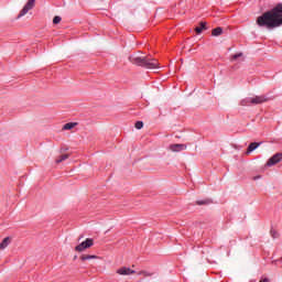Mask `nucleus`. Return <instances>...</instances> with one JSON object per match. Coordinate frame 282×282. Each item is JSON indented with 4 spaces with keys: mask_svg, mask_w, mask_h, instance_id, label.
Masks as SVG:
<instances>
[{
    "mask_svg": "<svg viewBox=\"0 0 282 282\" xmlns=\"http://www.w3.org/2000/svg\"><path fill=\"white\" fill-rule=\"evenodd\" d=\"M257 24L268 30L280 28L282 25V3L258 17Z\"/></svg>",
    "mask_w": 282,
    "mask_h": 282,
    "instance_id": "f257e3e1",
    "label": "nucleus"
},
{
    "mask_svg": "<svg viewBox=\"0 0 282 282\" xmlns=\"http://www.w3.org/2000/svg\"><path fill=\"white\" fill-rule=\"evenodd\" d=\"M129 61L138 66L145 67L148 69H156L160 67V64L156 59L147 57H139L138 55H130Z\"/></svg>",
    "mask_w": 282,
    "mask_h": 282,
    "instance_id": "f03ea898",
    "label": "nucleus"
},
{
    "mask_svg": "<svg viewBox=\"0 0 282 282\" xmlns=\"http://www.w3.org/2000/svg\"><path fill=\"white\" fill-rule=\"evenodd\" d=\"M269 100V98L264 95L262 96H256V97H251L249 99L242 100L241 105L242 107H245L246 105L250 104V105H263V102H267Z\"/></svg>",
    "mask_w": 282,
    "mask_h": 282,
    "instance_id": "7ed1b4c3",
    "label": "nucleus"
},
{
    "mask_svg": "<svg viewBox=\"0 0 282 282\" xmlns=\"http://www.w3.org/2000/svg\"><path fill=\"white\" fill-rule=\"evenodd\" d=\"M94 246L93 238H86L83 242L75 247L76 252H84L87 249H90Z\"/></svg>",
    "mask_w": 282,
    "mask_h": 282,
    "instance_id": "20e7f679",
    "label": "nucleus"
},
{
    "mask_svg": "<svg viewBox=\"0 0 282 282\" xmlns=\"http://www.w3.org/2000/svg\"><path fill=\"white\" fill-rule=\"evenodd\" d=\"M35 6V0H29L28 3L23 7V9L19 13V19L26 15L29 11H31Z\"/></svg>",
    "mask_w": 282,
    "mask_h": 282,
    "instance_id": "39448f33",
    "label": "nucleus"
},
{
    "mask_svg": "<svg viewBox=\"0 0 282 282\" xmlns=\"http://www.w3.org/2000/svg\"><path fill=\"white\" fill-rule=\"evenodd\" d=\"M281 161H282V152H278V153L273 154V156H271V159H269L267 165L273 166V165L280 163Z\"/></svg>",
    "mask_w": 282,
    "mask_h": 282,
    "instance_id": "423d86ee",
    "label": "nucleus"
},
{
    "mask_svg": "<svg viewBox=\"0 0 282 282\" xmlns=\"http://www.w3.org/2000/svg\"><path fill=\"white\" fill-rule=\"evenodd\" d=\"M187 150V145L186 144H183V143H173V144H170V151L171 152H182V151H185Z\"/></svg>",
    "mask_w": 282,
    "mask_h": 282,
    "instance_id": "0eeeda50",
    "label": "nucleus"
},
{
    "mask_svg": "<svg viewBox=\"0 0 282 282\" xmlns=\"http://www.w3.org/2000/svg\"><path fill=\"white\" fill-rule=\"evenodd\" d=\"M117 273L119 275H131V274H134L135 271H133L132 269H129L128 267H121L120 269L117 270Z\"/></svg>",
    "mask_w": 282,
    "mask_h": 282,
    "instance_id": "6e6552de",
    "label": "nucleus"
},
{
    "mask_svg": "<svg viewBox=\"0 0 282 282\" xmlns=\"http://www.w3.org/2000/svg\"><path fill=\"white\" fill-rule=\"evenodd\" d=\"M78 126L77 122H67L62 127L63 131H69L73 130L74 128H76Z\"/></svg>",
    "mask_w": 282,
    "mask_h": 282,
    "instance_id": "1a4fd4ad",
    "label": "nucleus"
},
{
    "mask_svg": "<svg viewBox=\"0 0 282 282\" xmlns=\"http://www.w3.org/2000/svg\"><path fill=\"white\" fill-rule=\"evenodd\" d=\"M204 30H207V22L202 21V22L199 23V26H196V28H195V32H196L197 34H202Z\"/></svg>",
    "mask_w": 282,
    "mask_h": 282,
    "instance_id": "9d476101",
    "label": "nucleus"
},
{
    "mask_svg": "<svg viewBox=\"0 0 282 282\" xmlns=\"http://www.w3.org/2000/svg\"><path fill=\"white\" fill-rule=\"evenodd\" d=\"M10 243V238L6 237L2 242H0V251L6 250Z\"/></svg>",
    "mask_w": 282,
    "mask_h": 282,
    "instance_id": "9b49d317",
    "label": "nucleus"
},
{
    "mask_svg": "<svg viewBox=\"0 0 282 282\" xmlns=\"http://www.w3.org/2000/svg\"><path fill=\"white\" fill-rule=\"evenodd\" d=\"M79 259L82 261H87V260L98 259V256H96V254H82L79 257Z\"/></svg>",
    "mask_w": 282,
    "mask_h": 282,
    "instance_id": "f8f14e48",
    "label": "nucleus"
},
{
    "mask_svg": "<svg viewBox=\"0 0 282 282\" xmlns=\"http://www.w3.org/2000/svg\"><path fill=\"white\" fill-rule=\"evenodd\" d=\"M260 143L258 142H251L250 145L248 147V150H247V153H251L253 152L254 150H257L259 148Z\"/></svg>",
    "mask_w": 282,
    "mask_h": 282,
    "instance_id": "ddd939ff",
    "label": "nucleus"
},
{
    "mask_svg": "<svg viewBox=\"0 0 282 282\" xmlns=\"http://www.w3.org/2000/svg\"><path fill=\"white\" fill-rule=\"evenodd\" d=\"M223 33H224V29H221L220 26L215 28L212 31V35L213 36H220Z\"/></svg>",
    "mask_w": 282,
    "mask_h": 282,
    "instance_id": "4468645a",
    "label": "nucleus"
},
{
    "mask_svg": "<svg viewBox=\"0 0 282 282\" xmlns=\"http://www.w3.org/2000/svg\"><path fill=\"white\" fill-rule=\"evenodd\" d=\"M68 158H69L68 154H62V155H59V158L55 161V163L59 164V163L66 161Z\"/></svg>",
    "mask_w": 282,
    "mask_h": 282,
    "instance_id": "2eb2a0df",
    "label": "nucleus"
},
{
    "mask_svg": "<svg viewBox=\"0 0 282 282\" xmlns=\"http://www.w3.org/2000/svg\"><path fill=\"white\" fill-rule=\"evenodd\" d=\"M212 203H213L212 199H205V200H197L196 202L197 205H209Z\"/></svg>",
    "mask_w": 282,
    "mask_h": 282,
    "instance_id": "dca6fc26",
    "label": "nucleus"
},
{
    "mask_svg": "<svg viewBox=\"0 0 282 282\" xmlns=\"http://www.w3.org/2000/svg\"><path fill=\"white\" fill-rule=\"evenodd\" d=\"M139 275H143L144 278H150L153 275V273H150L149 271H139Z\"/></svg>",
    "mask_w": 282,
    "mask_h": 282,
    "instance_id": "f3484780",
    "label": "nucleus"
},
{
    "mask_svg": "<svg viewBox=\"0 0 282 282\" xmlns=\"http://www.w3.org/2000/svg\"><path fill=\"white\" fill-rule=\"evenodd\" d=\"M243 53H236L235 55H231V62L237 61L238 58L242 57Z\"/></svg>",
    "mask_w": 282,
    "mask_h": 282,
    "instance_id": "a211bd4d",
    "label": "nucleus"
},
{
    "mask_svg": "<svg viewBox=\"0 0 282 282\" xmlns=\"http://www.w3.org/2000/svg\"><path fill=\"white\" fill-rule=\"evenodd\" d=\"M62 22V18L59 15H55V18H53V24H59Z\"/></svg>",
    "mask_w": 282,
    "mask_h": 282,
    "instance_id": "6ab92c4d",
    "label": "nucleus"
},
{
    "mask_svg": "<svg viewBox=\"0 0 282 282\" xmlns=\"http://www.w3.org/2000/svg\"><path fill=\"white\" fill-rule=\"evenodd\" d=\"M143 128V122L142 121H138L137 123H135V129L137 130H141Z\"/></svg>",
    "mask_w": 282,
    "mask_h": 282,
    "instance_id": "aec40b11",
    "label": "nucleus"
},
{
    "mask_svg": "<svg viewBox=\"0 0 282 282\" xmlns=\"http://www.w3.org/2000/svg\"><path fill=\"white\" fill-rule=\"evenodd\" d=\"M271 236H273V238H276V232L271 231Z\"/></svg>",
    "mask_w": 282,
    "mask_h": 282,
    "instance_id": "412c9836",
    "label": "nucleus"
},
{
    "mask_svg": "<svg viewBox=\"0 0 282 282\" xmlns=\"http://www.w3.org/2000/svg\"><path fill=\"white\" fill-rule=\"evenodd\" d=\"M260 282H269V280L268 279H263Z\"/></svg>",
    "mask_w": 282,
    "mask_h": 282,
    "instance_id": "4be33fe9",
    "label": "nucleus"
},
{
    "mask_svg": "<svg viewBox=\"0 0 282 282\" xmlns=\"http://www.w3.org/2000/svg\"><path fill=\"white\" fill-rule=\"evenodd\" d=\"M259 178H260V176H256L253 180L257 181V180H259Z\"/></svg>",
    "mask_w": 282,
    "mask_h": 282,
    "instance_id": "5701e85b",
    "label": "nucleus"
}]
</instances>
